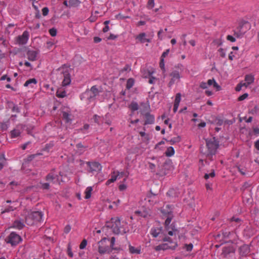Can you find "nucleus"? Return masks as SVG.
Instances as JSON below:
<instances>
[{
    "instance_id": "f257e3e1",
    "label": "nucleus",
    "mask_w": 259,
    "mask_h": 259,
    "mask_svg": "<svg viewBox=\"0 0 259 259\" xmlns=\"http://www.w3.org/2000/svg\"><path fill=\"white\" fill-rule=\"evenodd\" d=\"M115 238L112 237L110 239L104 237L98 242V251L100 254H110L113 250H115L114 247Z\"/></svg>"
},
{
    "instance_id": "f03ea898",
    "label": "nucleus",
    "mask_w": 259,
    "mask_h": 259,
    "mask_svg": "<svg viewBox=\"0 0 259 259\" xmlns=\"http://www.w3.org/2000/svg\"><path fill=\"white\" fill-rule=\"evenodd\" d=\"M43 214L40 211H28L25 217V222L32 226L42 220Z\"/></svg>"
},
{
    "instance_id": "7ed1b4c3",
    "label": "nucleus",
    "mask_w": 259,
    "mask_h": 259,
    "mask_svg": "<svg viewBox=\"0 0 259 259\" xmlns=\"http://www.w3.org/2000/svg\"><path fill=\"white\" fill-rule=\"evenodd\" d=\"M251 25L247 21L241 22L237 28L234 30V35L238 38H241L245 33L250 29Z\"/></svg>"
},
{
    "instance_id": "20e7f679",
    "label": "nucleus",
    "mask_w": 259,
    "mask_h": 259,
    "mask_svg": "<svg viewBox=\"0 0 259 259\" xmlns=\"http://www.w3.org/2000/svg\"><path fill=\"white\" fill-rule=\"evenodd\" d=\"M120 220L118 218H112L111 222L107 225L108 227L112 229V232L115 234H123L126 233L125 229L120 226Z\"/></svg>"
},
{
    "instance_id": "39448f33",
    "label": "nucleus",
    "mask_w": 259,
    "mask_h": 259,
    "mask_svg": "<svg viewBox=\"0 0 259 259\" xmlns=\"http://www.w3.org/2000/svg\"><path fill=\"white\" fill-rule=\"evenodd\" d=\"M163 240L164 242H167L168 243H165L155 247V250L156 251L164 250L166 249H172L174 250L177 247L178 244L176 242H173L169 237H165L163 238Z\"/></svg>"
},
{
    "instance_id": "423d86ee",
    "label": "nucleus",
    "mask_w": 259,
    "mask_h": 259,
    "mask_svg": "<svg viewBox=\"0 0 259 259\" xmlns=\"http://www.w3.org/2000/svg\"><path fill=\"white\" fill-rule=\"evenodd\" d=\"M206 144L207 148V152L206 154L207 156L215 154L217 149L219 147V142L215 138L206 140Z\"/></svg>"
},
{
    "instance_id": "0eeeda50",
    "label": "nucleus",
    "mask_w": 259,
    "mask_h": 259,
    "mask_svg": "<svg viewBox=\"0 0 259 259\" xmlns=\"http://www.w3.org/2000/svg\"><path fill=\"white\" fill-rule=\"evenodd\" d=\"M101 92H102V88L101 87L94 85L90 90H87L84 93V95L87 96L88 99L91 101L94 100L96 97Z\"/></svg>"
},
{
    "instance_id": "6e6552de",
    "label": "nucleus",
    "mask_w": 259,
    "mask_h": 259,
    "mask_svg": "<svg viewBox=\"0 0 259 259\" xmlns=\"http://www.w3.org/2000/svg\"><path fill=\"white\" fill-rule=\"evenodd\" d=\"M22 238L18 234L15 232H11L5 239V241L12 246H16L21 241Z\"/></svg>"
},
{
    "instance_id": "1a4fd4ad",
    "label": "nucleus",
    "mask_w": 259,
    "mask_h": 259,
    "mask_svg": "<svg viewBox=\"0 0 259 259\" xmlns=\"http://www.w3.org/2000/svg\"><path fill=\"white\" fill-rule=\"evenodd\" d=\"M29 32L27 31H24L22 35L17 37L16 41L17 44L19 45L26 44L29 39Z\"/></svg>"
},
{
    "instance_id": "9d476101",
    "label": "nucleus",
    "mask_w": 259,
    "mask_h": 259,
    "mask_svg": "<svg viewBox=\"0 0 259 259\" xmlns=\"http://www.w3.org/2000/svg\"><path fill=\"white\" fill-rule=\"evenodd\" d=\"M88 165L89 166L90 172H99L102 169L101 165L97 162H88L87 163Z\"/></svg>"
},
{
    "instance_id": "9b49d317",
    "label": "nucleus",
    "mask_w": 259,
    "mask_h": 259,
    "mask_svg": "<svg viewBox=\"0 0 259 259\" xmlns=\"http://www.w3.org/2000/svg\"><path fill=\"white\" fill-rule=\"evenodd\" d=\"M169 75L171 77V79L168 83L169 87L172 85L176 81H179L181 78V75L179 72L177 70L172 71L170 73Z\"/></svg>"
},
{
    "instance_id": "f8f14e48",
    "label": "nucleus",
    "mask_w": 259,
    "mask_h": 259,
    "mask_svg": "<svg viewBox=\"0 0 259 259\" xmlns=\"http://www.w3.org/2000/svg\"><path fill=\"white\" fill-rule=\"evenodd\" d=\"M135 213L138 216L146 218L150 216L151 210L148 208H142L140 210L135 211Z\"/></svg>"
},
{
    "instance_id": "ddd939ff",
    "label": "nucleus",
    "mask_w": 259,
    "mask_h": 259,
    "mask_svg": "<svg viewBox=\"0 0 259 259\" xmlns=\"http://www.w3.org/2000/svg\"><path fill=\"white\" fill-rule=\"evenodd\" d=\"M240 254L242 256H246L250 252V247L249 245L244 244L239 248Z\"/></svg>"
},
{
    "instance_id": "4468645a",
    "label": "nucleus",
    "mask_w": 259,
    "mask_h": 259,
    "mask_svg": "<svg viewBox=\"0 0 259 259\" xmlns=\"http://www.w3.org/2000/svg\"><path fill=\"white\" fill-rule=\"evenodd\" d=\"M46 180L49 182H57L60 184L59 176L55 175L52 172L50 173L46 177Z\"/></svg>"
},
{
    "instance_id": "2eb2a0df",
    "label": "nucleus",
    "mask_w": 259,
    "mask_h": 259,
    "mask_svg": "<svg viewBox=\"0 0 259 259\" xmlns=\"http://www.w3.org/2000/svg\"><path fill=\"white\" fill-rule=\"evenodd\" d=\"M63 73V80L62 81V85L63 86H66L70 84L71 79L70 74L67 71L65 72H62Z\"/></svg>"
},
{
    "instance_id": "dca6fc26",
    "label": "nucleus",
    "mask_w": 259,
    "mask_h": 259,
    "mask_svg": "<svg viewBox=\"0 0 259 259\" xmlns=\"http://www.w3.org/2000/svg\"><path fill=\"white\" fill-rule=\"evenodd\" d=\"M62 118L65 121L66 123L71 122L72 121V115L69 112L68 110L66 111H63L62 112Z\"/></svg>"
},
{
    "instance_id": "f3484780",
    "label": "nucleus",
    "mask_w": 259,
    "mask_h": 259,
    "mask_svg": "<svg viewBox=\"0 0 259 259\" xmlns=\"http://www.w3.org/2000/svg\"><path fill=\"white\" fill-rule=\"evenodd\" d=\"M37 52L34 50H28L27 52V58L29 61H34L36 60Z\"/></svg>"
},
{
    "instance_id": "a211bd4d",
    "label": "nucleus",
    "mask_w": 259,
    "mask_h": 259,
    "mask_svg": "<svg viewBox=\"0 0 259 259\" xmlns=\"http://www.w3.org/2000/svg\"><path fill=\"white\" fill-rule=\"evenodd\" d=\"M128 250L130 253L131 254H139L141 253V247L140 246L135 247L132 246L130 243H129Z\"/></svg>"
},
{
    "instance_id": "6ab92c4d",
    "label": "nucleus",
    "mask_w": 259,
    "mask_h": 259,
    "mask_svg": "<svg viewBox=\"0 0 259 259\" xmlns=\"http://www.w3.org/2000/svg\"><path fill=\"white\" fill-rule=\"evenodd\" d=\"M119 176V174L115 175V171H114L112 173L111 178L106 181V185L107 186H108L111 183L114 182L118 179V177Z\"/></svg>"
},
{
    "instance_id": "aec40b11",
    "label": "nucleus",
    "mask_w": 259,
    "mask_h": 259,
    "mask_svg": "<svg viewBox=\"0 0 259 259\" xmlns=\"http://www.w3.org/2000/svg\"><path fill=\"white\" fill-rule=\"evenodd\" d=\"M161 228H152L151 229L150 233L153 237H157L161 232Z\"/></svg>"
},
{
    "instance_id": "412c9836",
    "label": "nucleus",
    "mask_w": 259,
    "mask_h": 259,
    "mask_svg": "<svg viewBox=\"0 0 259 259\" xmlns=\"http://www.w3.org/2000/svg\"><path fill=\"white\" fill-rule=\"evenodd\" d=\"M145 117H146V120L145 122V124H152V123H154V117L153 115H152L149 113H147L145 115Z\"/></svg>"
},
{
    "instance_id": "4be33fe9",
    "label": "nucleus",
    "mask_w": 259,
    "mask_h": 259,
    "mask_svg": "<svg viewBox=\"0 0 259 259\" xmlns=\"http://www.w3.org/2000/svg\"><path fill=\"white\" fill-rule=\"evenodd\" d=\"M37 81L35 78H30L27 80L24 83V85L25 87H29L30 86L31 88L33 87V85L36 84Z\"/></svg>"
},
{
    "instance_id": "5701e85b",
    "label": "nucleus",
    "mask_w": 259,
    "mask_h": 259,
    "mask_svg": "<svg viewBox=\"0 0 259 259\" xmlns=\"http://www.w3.org/2000/svg\"><path fill=\"white\" fill-rule=\"evenodd\" d=\"M24 225L23 222L19 220L15 221L13 224L12 227L15 229L20 230L23 228Z\"/></svg>"
},
{
    "instance_id": "b1692460",
    "label": "nucleus",
    "mask_w": 259,
    "mask_h": 259,
    "mask_svg": "<svg viewBox=\"0 0 259 259\" xmlns=\"http://www.w3.org/2000/svg\"><path fill=\"white\" fill-rule=\"evenodd\" d=\"M146 34L144 32L140 33L136 37V39H137L140 42L143 44L145 42Z\"/></svg>"
},
{
    "instance_id": "393cba45",
    "label": "nucleus",
    "mask_w": 259,
    "mask_h": 259,
    "mask_svg": "<svg viewBox=\"0 0 259 259\" xmlns=\"http://www.w3.org/2000/svg\"><path fill=\"white\" fill-rule=\"evenodd\" d=\"M244 80L247 82V84H251L254 82V75L251 74L246 75L245 76Z\"/></svg>"
},
{
    "instance_id": "a878e982",
    "label": "nucleus",
    "mask_w": 259,
    "mask_h": 259,
    "mask_svg": "<svg viewBox=\"0 0 259 259\" xmlns=\"http://www.w3.org/2000/svg\"><path fill=\"white\" fill-rule=\"evenodd\" d=\"M233 251V249L231 247H224L222 250V255L226 257L230 253Z\"/></svg>"
},
{
    "instance_id": "bb28decb",
    "label": "nucleus",
    "mask_w": 259,
    "mask_h": 259,
    "mask_svg": "<svg viewBox=\"0 0 259 259\" xmlns=\"http://www.w3.org/2000/svg\"><path fill=\"white\" fill-rule=\"evenodd\" d=\"M92 191H93V188L92 187H88L86 188V189L84 191L85 199H88L91 197V194H92Z\"/></svg>"
},
{
    "instance_id": "cd10ccee",
    "label": "nucleus",
    "mask_w": 259,
    "mask_h": 259,
    "mask_svg": "<svg viewBox=\"0 0 259 259\" xmlns=\"http://www.w3.org/2000/svg\"><path fill=\"white\" fill-rule=\"evenodd\" d=\"M56 95L58 98H64L66 96V93L64 89H60L57 90Z\"/></svg>"
},
{
    "instance_id": "c85d7f7f",
    "label": "nucleus",
    "mask_w": 259,
    "mask_h": 259,
    "mask_svg": "<svg viewBox=\"0 0 259 259\" xmlns=\"http://www.w3.org/2000/svg\"><path fill=\"white\" fill-rule=\"evenodd\" d=\"M175 154V150L172 147H169L167 148L165 154L167 157H171Z\"/></svg>"
},
{
    "instance_id": "c756f323",
    "label": "nucleus",
    "mask_w": 259,
    "mask_h": 259,
    "mask_svg": "<svg viewBox=\"0 0 259 259\" xmlns=\"http://www.w3.org/2000/svg\"><path fill=\"white\" fill-rule=\"evenodd\" d=\"M20 135V132L19 130L14 129L11 132V138H15Z\"/></svg>"
},
{
    "instance_id": "7c9ffc66",
    "label": "nucleus",
    "mask_w": 259,
    "mask_h": 259,
    "mask_svg": "<svg viewBox=\"0 0 259 259\" xmlns=\"http://www.w3.org/2000/svg\"><path fill=\"white\" fill-rule=\"evenodd\" d=\"M79 3L78 0H69L68 6L69 7H76L79 5Z\"/></svg>"
},
{
    "instance_id": "2f4dec72",
    "label": "nucleus",
    "mask_w": 259,
    "mask_h": 259,
    "mask_svg": "<svg viewBox=\"0 0 259 259\" xmlns=\"http://www.w3.org/2000/svg\"><path fill=\"white\" fill-rule=\"evenodd\" d=\"M134 80L133 78H129L126 82V89H130L134 84Z\"/></svg>"
},
{
    "instance_id": "473e14b6",
    "label": "nucleus",
    "mask_w": 259,
    "mask_h": 259,
    "mask_svg": "<svg viewBox=\"0 0 259 259\" xmlns=\"http://www.w3.org/2000/svg\"><path fill=\"white\" fill-rule=\"evenodd\" d=\"M130 108L133 111H136L139 108V105L136 102H132L130 105Z\"/></svg>"
},
{
    "instance_id": "72a5a7b5",
    "label": "nucleus",
    "mask_w": 259,
    "mask_h": 259,
    "mask_svg": "<svg viewBox=\"0 0 259 259\" xmlns=\"http://www.w3.org/2000/svg\"><path fill=\"white\" fill-rule=\"evenodd\" d=\"M180 141V138L179 137L173 138L170 140L167 141L170 144H174L176 143H178Z\"/></svg>"
},
{
    "instance_id": "f704fd0d",
    "label": "nucleus",
    "mask_w": 259,
    "mask_h": 259,
    "mask_svg": "<svg viewBox=\"0 0 259 259\" xmlns=\"http://www.w3.org/2000/svg\"><path fill=\"white\" fill-rule=\"evenodd\" d=\"M181 95L180 93H177L176 96L174 104L179 105L181 101Z\"/></svg>"
},
{
    "instance_id": "c9c22d12",
    "label": "nucleus",
    "mask_w": 259,
    "mask_h": 259,
    "mask_svg": "<svg viewBox=\"0 0 259 259\" xmlns=\"http://www.w3.org/2000/svg\"><path fill=\"white\" fill-rule=\"evenodd\" d=\"M15 208H16V207H14L13 206H9L8 207L6 208L4 210H3L2 211V213L13 211Z\"/></svg>"
},
{
    "instance_id": "e433bc0d",
    "label": "nucleus",
    "mask_w": 259,
    "mask_h": 259,
    "mask_svg": "<svg viewBox=\"0 0 259 259\" xmlns=\"http://www.w3.org/2000/svg\"><path fill=\"white\" fill-rule=\"evenodd\" d=\"M218 53H219L220 56L223 58H224L226 57V55L225 50L223 48H220L218 50Z\"/></svg>"
},
{
    "instance_id": "4c0bfd02",
    "label": "nucleus",
    "mask_w": 259,
    "mask_h": 259,
    "mask_svg": "<svg viewBox=\"0 0 259 259\" xmlns=\"http://www.w3.org/2000/svg\"><path fill=\"white\" fill-rule=\"evenodd\" d=\"M116 19H124L126 18H129L130 17L128 16H124L121 13H119L115 16Z\"/></svg>"
},
{
    "instance_id": "58836bf2",
    "label": "nucleus",
    "mask_w": 259,
    "mask_h": 259,
    "mask_svg": "<svg viewBox=\"0 0 259 259\" xmlns=\"http://www.w3.org/2000/svg\"><path fill=\"white\" fill-rule=\"evenodd\" d=\"M87 245V241L86 239H84L81 242L79 245V248L80 249H84Z\"/></svg>"
},
{
    "instance_id": "ea45409f",
    "label": "nucleus",
    "mask_w": 259,
    "mask_h": 259,
    "mask_svg": "<svg viewBox=\"0 0 259 259\" xmlns=\"http://www.w3.org/2000/svg\"><path fill=\"white\" fill-rule=\"evenodd\" d=\"M67 254L71 257H72L73 256V252L72 251L71 246L70 244H69L68 245V247H67Z\"/></svg>"
},
{
    "instance_id": "a19ab883",
    "label": "nucleus",
    "mask_w": 259,
    "mask_h": 259,
    "mask_svg": "<svg viewBox=\"0 0 259 259\" xmlns=\"http://www.w3.org/2000/svg\"><path fill=\"white\" fill-rule=\"evenodd\" d=\"M215 176V172L214 170H213L211 172L210 174H205L204 178L205 180H207L209 177L213 178Z\"/></svg>"
},
{
    "instance_id": "79ce46f5",
    "label": "nucleus",
    "mask_w": 259,
    "mask_h": 259,
    "mask_svg": "<svg viewBox=\"0 0 259 259\" xmlns=\"http://www.w3.org/2000/svg\"><path fill=\"white\" fill-rule=\"evenodd\" d=\"M89 127H90L89 124H85L83 125V127H82V128H80V129L79 130V131H80V132H82V133H83V134H85V133H86V132H85V131L88 130L89 128Z\"/></svg>"
},
{
    "instance_id": "37998d69",
    "label": "nucleus",
    "mask_w": 259,
    "mask_h": 259,
    "mask_svg": "<svg viewBox=\"0 0 259 259\" xmlns=\"http://www.w3.org/2000/svg\"><path fill=\"white\" fill-rule=\"evenodd\" d=\"M147 7L149 9H152L154 7V0H148Z\"/></svg>"
},
{
    "instance_id": "c03bdc74",
    "label": "nucleus",
    "mask_w": 259,
    "mask_h": 259,
    "mask_svg": "<svg viewBox=\"0 0 259 259\" xmlns=\"http://www.w3.org/2000/svg\"><path fill=\"white\" fill-rule=\"evenodd\" d=\"M193 247V245L192 243H190L189 244H185V248L188 251H190L192 250Z\"/></svg>"
},
{
    "instance_id": "a18cd8bd",
    "label": "nucleus",
    "mask_w": 259,
    "mask_h": 259,
    "mask_svg": "<svg viewBox=\"0 0 259 259\" xmlns=\"http://www.w3.org/2000/svg\"><path fill=\"white\" fill-rule=\"evenodd\" d=\"M151 73H149V79L148 80V82L150 84H153L155 82V81L156 80V78L153 76H151Z\"/></svg>"
},
{
    "instance_id": "49530a36",
    "label": "nucleus",
    "mask_w": 259,
    "mask_h": 259,
    "mask_svg": "<svg viewBox=\"0 0 259 259\" xmlns=\"http://www.w3.org/2000/svg\"><path fill=\"white\" fill-rule=\"evenodd\" d=\"M159 67L163 71H165L164 60L163 59L160 58V61L159 62Z\"/></svg>"
},
{
    "instance_id": "de8ad7c7",
    "label": "nucleus",
    "mask_w": 259,
    "mask_h": 259,
    "mask_svg": "<svg viewBox=\"0 0 259 259\" xmlns=\"http://www.w3.org/2000/svg\"><path fill=\"white\" fill-rule=\"evenodd\" d=\"M41 154L40 153H38V154H32V155H29V156H28L27 157V160L28 161H31L32 159H33L35 157H36L37 156H38V155H41Z\"/></svg>"
},
{
    "instance_id": "09e8293b",
    "label": "nucleus",
    "mask_w": 259,
    "mask_h": 259,
    "mask_svg": "<svg viewBox=\"0 0 259 259\" xmlns=\"http://www.w3.org/2000/svg\"><path fill=\"white\" fill-rule=\"evenodd\" d=\"M215 122L217 125H221L223 124L224 120L221 118H217L215 120Z\"/></svg>"
},
{
    "instance_id": "8fccbe9b",
    "label": "nucleus",
    "mask_w": 259,
    "mask_h": 259,
    "mask_svg": "<svg viewBox=\"0 0 259 259\" xmlns=\"http://www.w3.org/2000/svg\"><path fill=\"white\" fill-rule=\"evenodd\" d=\"M208 84L207 82H201L200 83V88L202 89H206L208 88Z\"/></svg>"
},
{
    "instance_id": "3c124183",
    "label": "nucleus",
    "mask_w": 259,
    "mask_h": 259,
    "mask_svg": "<svg viewBox=\"0 0 259 259\" xmlns=\"http://www.w3.org/2000/svg\"><path fill=\"white\" fill-rule=\"evenodd\" d=\"M50 34L52 36H55L57 34V30L55 28L50 29L49 30Z\"/></svg>"
},
{
    "instance_id": "603ef678",
    "label": "nucleus",
    "mask_w": 259,
    "mask_h": 259,
    "mask_svg": "<svg viewBox=\"0 0 259 259\" xmlns=\"http://www.w3.org/2000/svg\"><path fill=\"white\" fill-rule=\"evenodd\" d=\"M71 227L70 225H66L64 229V232L66 234H68L71 230Z\"/></svg>"
},
{
    "instance_id": "864d4df0",
    "label": "nucleus",
    "mask_w": 259,
    "mask_h": 259,
    "mask_svg": "<svg viewBox=\"0 0 259 259\" xmlns=\"http://www.w3.org/2000/svg\"><path fill=\"white\" fill-rule=\"evenodd\" d=\"M248 95L247 93H245V94H243L242 95L240 96L238 98V101H243L244 99H245L248 97Z\"/></svg>"
},
{
    "instance_id": "5fc2aeb1",
    "label": "nucleus",
    "mask_w": 259,
    "mask_h": 259,
    "mask_svg": "<svg viewBox=\"0 0 259 259\" xmlns=\"http://www.w3.org/2000/svg\"><path fill=\"white\" fill-rule=\"evenodd\" d=\"M227 39L232 42H235L236 41L235 37L230 35H228L227 36Z\"/></svg>"
},
{
    "instance_id": "6e6d98bb",
    "label": "nucleus",
    "mask_w": 259,
    "mask_h": 259,
    "mask_svg": "<svg viewBox=\"0 0 259 259\" xmlns=\"http://www.w3.org/2000/svg\"><path fill=\"white\" fill-rule=\"evenodd\" d=\"M5 161V155L4 154H0V163H2L4 165Z\"/></svg>"
},
{
    "instance_id": "4d7b16f0",
    "label": "nucleus",
    "mask_w": 259,
    "mask_h": 259,
    "mask_svg": "<svg viewBox=\"0 0 259 259\" xmlns=\"http://www.w3.org/2000/svg\"><path fill=\"white\" fill-rule=\"evenodd\" d=\"M234 233L230 232H225L223 233V235L225 238H230V236L233 235Z\"/></svg>"
},
{
    "instance_id": "13d9d810",
    "label": "nucleus",
    "mask_w": 259,
    "mask_h": 259,
    "mask_svg": "<svg viewBox=\"0 0 259 259\" xmlns=\"http://www.w3.org/2000/svg\"><path fill=\"white\" fill-rule=\"evenodd\" d=\"M49 9L47 7H44L42 9V13L44 16H47L49 13Z\"/></svg>"
},
{
    "instance_id": "bf43d9fd",
    "label": "nucleus",
    "mask_w": 259,
    "mask_h": 259,
    "mask_svg": "<svg viewBox=\"0 0 259 259\" xmlns=\"http://www.w3.org/2000/svg\"><path fill=\"white\" fill-rule=\"evenodd\" d=\"M171 219H172V218L170 216H168L167 218V219H166V220L165 221V225L166 227L168 226L170 224V223L171 221Z\"/></svg>"
},
{
    "instance_id": "052dcab7",
    "label": "nucleus",
    "mask_w": 259,
    "mask_h": 259,
    "mask_svg": "<svg viewBox=\"0 0 259 259\" xmlns=\"http://www.w3.org/2000/svg\"><path fill=\"white\" fill-rule=\"evenodd\" d=\"M169 52V49H167L162 54L160 58L161 59H164V58L168 55V53Z\"/></svg>"
},
{
    "instance_id": "680f3d73",
    "label": "nucleus",
    "mask_w": 259,
    "mask_h": 259,
    "mask_svg": "<svg viewBox=\"0 0 259 259\" xmlns=\"http://www.w3.org/2000/svg\"><path fill=\"white\" fill-rule=\"evenodd\" d=\"M149 167L152 171H155V165L151 162H148Z\"/></svg>"
},
{
    "instance_id": "e2e57ef3",
    "label": "nucleus",
    "mask_w": 259,
    "mask_h": 259,
    "mask_svg": "<svg viewBox=\"0 0 259 259\" xmlns=\"http://www.w3.org/2000/svg\"><path fill=\"white\" fill-rule=\"evenodd\" d=\"M119 174V176L118 177V179H120L123 177L124 176H125V173L124 172H119L118 171H115V175Z\"/></svg>"
},
{
    "instance_id": "0e129e2a",
    "label": "nucleus",
    "mask_w": 259,
    "mask_h": 259,
    "mask_svg": "<svg viewBox=\"0 0 259 259\" xmlns=\"http://www.w3.org/2000/svg\"><path fill=\"white\" fill-rule=\"evenodd\" d=\"M41 187L44 189H48L50 187V185L48 183H43L41 185Z\"/></svg>"
},
{
    "instance_id": "69168bd1",
    "label": "nucleus",
    "mask_w": 259,
    "mask_h": 259,
    "mask_svg": "<svg viewBox=\"0 0 259 259\" xmlns=\"http://www.w3.org/2000/svg\"><path fill=\"white\" fill-rule=\"evenodd\" d=\"M176 232H177V229H172V231H168V234L169 236H173L174 234H176Z\"/></svg>"
},
{
    "instance_id": "338daca9",
    "label": "nucleus",
    "mask_w": 259,
    "mask_h": 259,
    "mask_svg": "<svg viewBox=\"0 0 259 259\" xmlns=\"http://www.w3.org/2000/svg\"><path fill=\"white\" fill-rule=\"evenodd\" d=\"M126 187L125 184H121L119 186V189L120 191H123L126 189Z\"/></svg>"
},
{
    "instance_id": "774afa93",
    "label": "nucleus",
    "mask_w": 259,
    "mask_h": 259,
    "mask_svg": "<svg viewBox=\"0 0 259 259\" xmlns=\"http://www.w3.org/2000/svg\"><path fill=\"white\" fill-rule=\"evenodd\" d=\"M163 32V30L161 29L159 30V31L158 32L157 36L159 39H162V36H161V33Z\"/></svg>"
}]
</instances>
